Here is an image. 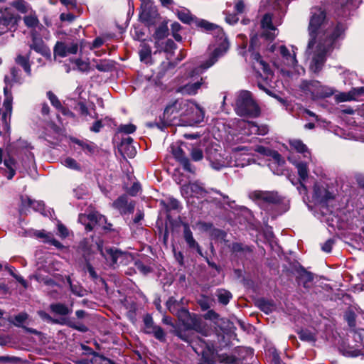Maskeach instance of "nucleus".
I'll list each match as a JSON object with an SVG mask.
<instances>
[{
  "instance_id": "obj_1",
  "label": "nucleus",
  "mask_w": 364,
  "mask_h": 364,
  "mask_svg": "<svg viewBox=\"0 0 364 364\" xmlns=\"http://www.w3.org/2000/svg\"><path fill=\"white\" fill-rule=\"evenodd\" d=\"M308 29L310 40L306 53L314 52L310 69L316 73L321 70L326 55L333 48L335 40L344 32L345 27L341 23L333 27L326 17L325 9L316 6L311 9Z\"/></svg>"
},
{
  "instance_id": "obj_2",
  "label": "nucleus",
  "mask_w": 364,
  "mask_h": 364,
  "mask_svg": "<svg viewBox=\"0 0 364 364\" xmlns=\"http://www.w3.org/2000/svg\"><path fill=\"white\" fill-rule=\"evenodd\" d=\"M228 48V42L225 38L221 42L220 45L213 51L205 63H202L200 67L193 70L183 78L181 85L177 88V91L183 95H196L204 84L203 79L200 77V74L213 65L218 58L226 53Z\"/></svg>"
},
{
  "instance_id": "obj_3",
  "label": "nucleus",
  "mask_w": 364,
  "mask_h": 364,
  "mask_svg": "<svg viewBox=\"0 0 364 364\" xmlns=\"http://www.w3.org/2000/svg\"><path fill=\"white\" fill-rule=\"evenodd\" d=\"M269 50L277 55L273 60V64L283 75H289L293 72H296L299 75L304 73V70L297 65L294 50L291 53L285 46H277L274 44Z\"/></svg>"
},
{
  "instance_id": "obj_4",
  "label": "nucleus",
  "mask_w": 364,
  "mask_h": 364,
  "mask_svg": "<svg viewBox=\"0 0 364 364\" xmlns=\"http://www.w3.org/2000/svg\"><path fill=\"white\" fill-rule=\"evenodd\" d=\"M253 68L258 73L257 85L259 88L267 94L272 95V85L273 73L269 65L264 62L258 53H252Z\"/></svg>"
},
{
  "instance_id": "obj_5",
  "label": "nucleus",
  "mask_w": 364,
  "mask_h": 364,
  "mask_svg": "<svg viewBox=\"0 0 364 364\" xmlns=\"http://www.w3.org/2000/svg\"><path fill=\"white\" fill-rule=\"evenodd\" d=\"M179 321L186 330H193L203 336H209L213 332L210 325L203 321L198 315L191 314L188 311H181L179 316Z\"/></svg>"
},
{
  "instance_id": "obj_6",
  "label": "nucleus",
  "mask_w": 364,
  "mask_h": 364,
  "mask_svg": "<svg viewBox=\"0 0 364 364\" xmlns=\"http://www.w3.org/2000/svg\"><path fill=\"white\" fill-rule=\"evenodd\" d=\"M235 110L241 117H257L259 114V108L248 91H241L238 94Z\"/></svg>"
},
{
  "instance_id": "obj_7",
  "label": "nucleus",
  "mask_w": 364,
  "mask_h": 364,
  "mask_svg": "<svg viewBox=\"0 0 364 364\" xmlns=\"http://www.w3.org/2000/svg\"><path fill=\"white\" fill-rule=\"evenodd\" d=\"M300 87L306 95H309L313 100L328 97L335 92L333 87L323 85L316 80L303 81Z\"/></svg>"
},
{
  "instance_id": "obj_8",
  "label": "nucleus",
  "mask_w": 364,
  "mask_h": 364,
  "mask_svg": "<svg viewBox=\"0 0 364 364\" xmlns=\"http://www.w3.org/2000/svg\"><path fill=\"white\" fill-rule=\"evenodd\" d=\"M139 21L147 26L155 25L159 20V14L151 0H141Z\"/></svg>"
},
{
  "instance_id": "obj_9",
  "label": "nucleus",
  "mask_w": 364,
  "mask_h": 364,
  "mask_svg": "<svg viewBox=\"0 0 364 364\" xmlns=\"http://www.w3.org/2000/svg\"><path fill=\"white\" fill-rule=\"evenodd\" d=\"M78 220L85 225L87 231H91L97 226L104 230H109L111 227V224L107 223L106 218L97 212L91 213L87 215L80 214Z\"/></svg>"
},
{
  "instance_id": "obj_10",
  "label": "nucleus",
  "mask_w": 364,
  "mask_h": 364,
  "mask_svg": "<svg viewBox=\"0 0 364 364\" xmlns=\"http://www.w3.org/2000/svg\"><path fill=\"white\" fill-rule=\"evenodd\" d=\"M198 355H201L198 364H215L213 343H188Z\"/></svg>"
},
{
  "instance_id": "obj_11",
  "label": "nucleus",
  "mask_w": 364,
  "mask_h": 364,
  "mask_svg": "<svg viewBox=\"0 0 364 364\" xmlns=\"http://www.w3.org/2000/svg\"><path fill=\"white\" fill-rule=\"evenodd\" d=\"M195 110L200 113L198 109L195 106V102L188 100H178L173 102L168 105L164 110V117H169L173 115L176 117L177 115L182 117L183 115V111Z\"/></svg>"
},
{
  "instance_id": "obj_12",
  "label": "nucleus",
  "mask_w": 364,
  "mask_h": 364,
  "mask_svg": "<svg viewBox=\"0 0 364 364\" xmlns=\"http://www.w3.org/2000/svg\"><path fill=\"white\" fill-rule=\"evenodd\" d=\"M19 16L14 13L10 7L0 9V36L16 28Z\"/></svg>"
},
{
  "instance_id": "obj_13",
  "label": "nucleus",
  "mask_w": 364,
  "mask_h": 364,
  "mask_svg": "<svg viewBox=\"0 0 364 364\" xmlns=\"http://www.w3.org/2000/svg\"><path fill=\"white\" fill-rule=\"evenodd\" d=\"M250 198L257 201L262 208L265 205L279 204L282 198L277 192L255 191L250 193Z\"/></svg>"
},
{
  "instance_id": "obj_14",
  "label": "nucleus",
  "mask_w": 364,
  "mask_h": 364,
  "mask_svg": "<svg viewBox=\"0 0 364 364\" xmlns=\"http://www.w3.org/2000/svg\"><path fill=\"white\" fill-rule=\"evenodd\" d=\"M242 156L239 152H235L233 154V157L235 159V161L233 162L232 161V157L230 159L228 156H224V155H221L220 154H215V156L210 155L208 156L209 161L210 162L211 166L215 170H220L223 167L227 166H244L246 164L243 162H238L237 159Z\"/></svg>"
},
{
  "instance_id": "obj_15",
  "label": "nucleus",
  "mask_w": 364,
  "mask_h": 364,
  "mask_svg": "<svg viewBox=\"0 0 364 364\" xmlns=\"http://www.w3.org/2000/svg\"><path fill=\"white\" fill-rule=\"evenodd\" d=\"M10 77L9 76H6L4 78V81L6 82V86L4 88V100L3 103V107L0 108V116L1 115V120L3 123L7 125L8 119H10L11 112H12V101L13 97L11 92V85L9 87Z\"/></svg>"
},
{
  "instance_id": "obj_16",
  "label": "nucleus",
  "mask_w": 364,
  "mask_h": 364,
  "mask_svg": "<svg viewBox=\"0 0 364 364\" xmlns=\"http://www.w3.org/2000/svg\"><path fill=\"white\" fill-rule=\"evenodd\" d=\"M335 348L345 357L364 356V343H357L354 345H351L350 343H336Z\"/></svg>"
},
{
  "instance_id": "obj_17",
  "label": "nucleus",
  "mask_w": 364,
  "mask_h": 364,
  "mask_svg": "<svg viewBox=\"0 0 364 364\" xmlns=\"http://www.w3.org/2000/svg\"><path fill=\"white\" fill-rule=\"evenodd\" d=\"M98 250L101 255L105 258L107 263L109 266H114L117 264V260L124 256V254L117 249L106 247L103 248L102 245L97 243Z\"/></svg>"
},
{
  "instance_id": "obj_18",
  "label": "nucleus",
  "mask_w": 364,
  "mask_h": 364,
  "mask_svg": "<svg viewBox=\"0 0 364 364\" xmlns=\"http://www.w3.org/2000/svg\"><path fill=\"white\" fill-rule=\"evenodd\" d=\"M144 332L149 334H153L158 340L164 338L165 333L161 327L154 324L153 318L150 314H146L144 316Z\"/></svg>"
},
{
  "instance_id": "obj_19",
  "label": "nucleus",
  "mask_w": 364,
  "mask_h": 364,
  "mask_svg": "<svg viewBox=\"0 0 364 364\" xmlns=\"http://www.w3.org/2000/svg\"><path fill=\"white\" fill-rule=\"evenodd\" d=\"M181 193L186 197L202 198L205 196L206 192L202 184L194 182L183 185L181 187Z\"/></svg>"
},
{
  "instance_id": "obj_20",
  "label": "nucleus",
  "mask_w": 364,
  "mask_h": 364,
  "mask_svg": "<svg viewBox=\"0 0 364 364\" xmlns=\"http://www.w3.org/2000/svg\"><path fill=\"white\" fill-rule=\"evenodd\" d=\"M261 26L263 29V36L268 40L274 39L278 32L277 28L272 24V16L269 14L264 15L261 20Z\"/></svg>"
},
{
  "instance_id": "obj_21",
  "label": "nucleus",
  "mask_w": 364,
  "mask_h": 364,
  "mask_svg": "<svg viewBox=\"0 0 364 364\" xmlns=\"http://www.w3.org/2000/svg\"><path fill=\"white\" fill-rule=\"evenodd\" d=\"M289 161L292 163L297 169V173L301 182V189H299V192L301 193V190L306 191V187L302 184V182L306 181L309 176L308 163L309 161L306 159V161L304 162L299 161L293 157H289Z\"/></svg>"
},
{
  "instance_id": "obj_22",
  "label": "nucleus",
  "mask_w": 364,
  "mask_h": 364,
  "mask_svg": "<svg viewBox=\"0 0 364 364\" xmlns=\"http://www.w3.org/2000/svg\"><path fill=\"white\" fill-rule=\"evenodd\" d=\"M195 106L198 109L200 113L195 110H187L183 111V117L190 126H193L200 123L203 121L205 112L204 110L197 104L195 103Z\"/></svg>"
},
{
  "instance_id": "obj_23",
  "label": "nucleus",
  "mask_w": 364,
  "mask_h": 364,
  "mask_svg": "<svg viewBox=\"0 0 364 364\" xmlns=\"http://www.w3.org/2000/svg\"><path fill=\"white\" fill-rule=\"evenodd\" d=\"M78 46L76 43H65L63 42H58L54 48L55 55L60 57H65L70 54L77 53Z\"/></svg>"
},
{
  "instance_id": "obj_24",
  "label": "nucleus",
  "mask_w": 364,
  "mask_h": 364,
  "mask_svg": "<svg viewBox=\"0 0 364 364\" xmlns=\"http://www.w3.org/2000/svg\"><path fill=\"white\" fill-rule=\"evenodd\" d=\"M230 126L232 127L237 134L249 136L253 134L250 125H254V122L244 119H233L230 122Z\"/></svg>"
},
{
  "instance_id": "obj_25",
  "label": "nucleus",
  "mask_w": 364,
  "mask_h": 364,
  "mask_svg": "<svg viewBox=\"0 0 364 364\" xmlns=\"http://www.w3.org/2000/svg\"><path fill=\"white\" fill-rule=\"evenodd\" d=\"M112 206L118 210L121 214L132 213L134 209V205L128 202L127 196L125 195L119 196L114 201Z\"/></svg>"
},
{
  "instance_id": "obj_26",
  "label": "nucleus",
  "mask_w": 364,
  "mask_h": 364,
  "mask_svg": "<svg viewBox=\"0 0 364 364\" xmlns=\"http://www.w3.org/2000/svg\"><path fill=\"white\" fill-rule=\"evenodd\" d=\"M171 149L174 158L183 165V168L188 172L193 173V170L191 168L189 160L186 157L182 149L174 145L171 146Z\"/></svg>"
},
{
  "instance_id": "obj_27",
  "label": "nucleus",
  "mask_w": 364,
  "mask_h": 364,
  "mask_svg": "<svg viewBox=\"0 0 364 364\" xmlns=\"http://www.w3.org/2000/svg\"><path fill=\"white\" fill-rule=\"evenodd\" d=\"M291 148L296 152L302 154L304 157L309 161L311 160V153L308 147L299 139H292L289 141Z\"/></svg>"
},
{
  "instance_id": "obj_28",
  "label": "nucleus",
  "mask_w": 364,
  "mask_h": 364,
  "mask_svg": "<svg viewBox=\"0 0 364 364\" xmlns=\"http://www.w3.org/2000/svg\"><path fill=\"white\" fill-rule=\"evenodd\" d=\"M183 228V237L188 247L191 249H196L200 255H202L200 247L198 242L193 238V233L188 225L184 224Z\"/></svg>"
},
{
  "instance_id": "obj_29",
  "label": "nucleus",
  "mask_w": 364,
  "mask_h": 364,
  "mask_svg": "<svg viewBox=\"0 0 364 364\" xmlns=\"http://www.w3.org/2000/svg\"><path fill=\"white\" fill-rule=\"evenodd\" d=\"M314 198L318 203H325L333 198V195L325 188L316 184L314 188Z\"/></svg>"
},
{
  "instance_id": "obj_30",
  "label": "nucleus",
  "mask_w": 364,
  "mask_h": 364,
  "mask_svg": "<svg viewBox=\"0 0 364 364\" xmlns=\"http://www.w3.org/2000/svg\"><path fill=\"white\" fill-rule=\"evenodd\" d=\"M166 307L172 314H174L178 317V320L181 311H188L186 309L182 307L180 302L174 299L173 297L169 298L166 301Z\"/></svg>"
},
{
  "instance_id": "obj_31",
  "label": "nucleus",
  "mask_w": 364,
  "mask_h": 364,
  "mask_svg": "<svg viewBox=\"0 0 364 364\" xmlns=\"http://www.w3.org/2000/svg\"><path fill=\"white\" fill-rule=\"evenodd\" d=\"M217 360L220 364H240L241 358L232 354H217Z\"/></svg>"
},
{
  "instance_id": "obj_32",
  "label": "nucleus",
  "mask_w": 364,
  "mask_h": 364,
  "mask_svg": "<svg viewBox=\"0 0 364 364\" xmlns=\"http://www.w3.org/2000/svg\"><path fill=\"white\" fill-rule=\"evenodd\" d=\"M162 322L163 323L171 326V329L169 331L170 333L177 336L178 338L180 339H185V337L183 335L182 332L180 331L179 327L173 322L171 317L164 316L162 318Z\"/></svg>"
},
{
  "instance_id": "obj_33",
  "label": "nucleus",
  "mask_w": 364,
  "mask_h": 364,
  "mask_svg": "<svg viewBox=\"0 0 364 364\" xmlns=\"http://www.w3.org/2000/svg\"><path fill=\"white\" fill-rule=\"evenodd\" d=\"M30 48L31 49L43 55H47L48 53V48L45 46L43 40L40 38L33 37V42L30 45Z\"/></svg>"
},
{
  "instance_id": "obj_34",
  "label": "nucleus",
  "mask_w": 364,
  "mask_h": 364,
  "mask_svg": "<svg viewBox=\"0 0 364 364\" xmlns=\"http://www.w3.org/2000/svg\"><path fill=\"white\" fill-rule=\"evenodd\" d=\"M47 96L50 100L51 104L58 109L60 110L64 115L73 117V114L61 105L60 102L59 101L58 97L52 92H48L47 93Z\"/></svg>"
},
{
  "instance_id": "obj_35",
  "label": "nucleus",
  "mask_w": 364,
  "mask_h": 364,
  "mask_svg": "<svg viewBox=\"0 0 364 364\" xmlns=\"http://www.w3.org/2000/svg\"><path fill=\"white\" fill-rule=\"evenodd\" d=\"M4 164L8 171V175H6V177L10 180L16 174V163L14 159L9 157L4 159Z\"/></svg>"
},
{
  "instance_id": "obj_36",
  "label": "nucleus",
  "mask_w": 364,
  "mask_h": 364,
  "mask_svg": "<svg viewBox=\"0 0 364 364\" xmlns=\"http://www.w3.org/2000/svg\"><path fill=\"white\" fill-rule=\"evenodd\" d=\"M16 63L21 65L28 76H31V68L29 63V56L18 55L16 58Z\"/></svg>"
},
{
  "instance_id": "obj_37",
  "label": "nucleus",
  "mask_w": 364,
  "mask_h": 364,
  "mask_svg": "<svg viewBox=\"0 0 364 364\" xmlns=\"http://www.w3.org/2000/svg\"><path fill=\"white\" fill-rule=\"evenodd\" d=\"M16 63L21 65L28 76H31V68L29 63V56L18 55L16 58Z\"/></svg>"
},
{
  "instance_id": "obj_38",
  "label": "nucleus",
  "mask_w": 364,
  "mask_h": 364,
  "mask_svg": "<svg viewBox=\"0 0 364 364\" xmlns=\"http://www.w3.org/2000/svg\"><path fill=\"white\" fill-rule=\"evenodd\" d=\"M196 25L198 27L201 28L207 31H216L217 33H221V28L217 26L216 24H214L213 23H210L206 20L200 19L197 21Z\"/></svg>"
},
{
  "instance_id": "obj_39",
  "label": "nucleus",
  "mask_w": 364,
  "mask_h": 364,
  "mask_svg": "<svg viewBox=\"0 0 364 364\" xmlns=\"http://www.w3.org/2000/svg\"><path fill=\"white\" fill-rule=\"evenodd\" d=\"M28 15L23 17V21L26 26L29 28H36L39 23L38 17L34 11L31 10Z\"/></svg>"
},
{
  "instance_id": "obj_40",
  "label": "nucleus",
  "mask_w": 364,
  "mask_h": 364,
  "mask_svg": "<svg viewBox=\"0 0 364 364\" xmlns=\"http://www.w3.org/2000/svg\"><path fill=\"white\" fill-rule=\"evenodd\" d=\"M139 54L141 61L148 63L149 62L151 54L150 46L146 43H141L140 46Z\"/></svg>"
},
{
  "instance_id": "obj_41",
  "label": "nucleus",
  "mask_w": 364,
  "mask_h": 364,
  "mask_svg": "<svg viewBox=\"0 0 364 364\" xmlns=\"http://www.w3.org/2000/svg\"><path fill=\"white\" fill-rule=\"evenodd\" d=\"M120 152L124 156L129 158H133L136 155V151L133 144H128L125 143H121L119 147Z\"/></svg>"
},
{
  "instance_id": "obj_42",
  "label": "nucleus",
  "mask_w": 364,
  "mask_h": 364,
  "mask_svg": "<svg viewBox=\"0 0 364 364\" xmlns=\"http://www.w3.org/2000/svg\"><path fill=\"white\" fill-rule=\"evenodd\" d=\"M50 309L52 312L61 316L68 315L71 312L66 305L60 303L51 304Z\"/></svg>"
},
{
  "instance_id": "obj_43",
  "label": "nucleus",
  "mask_w": 364,
  "mask_h": 364,
  "mask_svg": "<svg viewBox=\"0 0 364 364\" xmlns=\"http://www.w3.org/2000/svg\"><path fill=\"white\" fill-rule=\"evenodd\" d=\"M12 6L22 14H27L32 10L31 6L24 0L14 1Z\"/></svg>"
},
{
  "instance_id": "obj_44",
  "label": "nucleus",
  "mask_w": 364,
  "mask_h": 364,
  "mask_svg": "<svg viewBox=\"0 0 364 364\" xmlns=\"http://www.w3.org/2000/svg\"><path fill=\"white\" fill-rule=\"evenodd\" d=\"M298 278L299 282H302L304 287H306L307 284L309 282H312L314 279L312 274L311 272L306 271L305 269H301L299 272Z\"/></svg>"
},
{
  "instance_id": "obj_45",
  "label": "nucleus",
  "mask_w": 364,
  "mask_h": 364,
  "mask_svg": "<svg viewBox=\"0 0 364 364\" xmlns=\"http://www.w3.org/2000/svg\"><path fill=\"white\" fill-rule=\"evenodd\" d=\"M177 16L182 22L185 23H190L193 20L190 11L185 9L178 11Z\"/></svg>"
},
{
  "instance_id": "obj_46",
  "label": "nucleus",
  "mask_w": 364,
  "mask_h": 364,
  "mask_svg": "<svg viewBox=\"0 0 364 364\" xmlns=\"http://www.w3.org/2000/svg\"><path fill=\"white\" fill-rule=\"evenodd\" d=\"M96 62L95 68L101 72H108L112 68V65L107 60H100V61L94 60Z\"/></svg>"
},
{
  "instance_id": "obj_47",
  "label": "nucleus",
  "mask_w": 364,
  "mask_h": 364,
  "mask_svg": "<svg viewBox=\"0 0 364 364\" xmlns=\"http://www.w3.org/2000/svg\"><path fill=\"white\" fill-rule=\"evenodd\" d=\"M250 128H252V132H253V134L265 135L266 134L268 133L269 131L267 126H258L255 123H254V125H250Z\"/></svg>"
},
{
  "instance_id": "obj_48",
  "label": "nucleus",
  "mask_w": 364,
  "mask_h": 364,
  "mask_svg": "<svg viewBox=\"0 0 364 364\" xmlns=\"http://www.w3.org/2000/svg\"><path fill=\"white\" fill-rule=\"evenodd\" d=\"M23 362V359L17 356H0V363L18 364Z\"/></svg>"
},
{
  "instance_id": "obj_49",
  "label": "nucleus",
  "mask_w": 364,
  "mask_h": 364,
  "mask_svg": "<svg viewBox=\"0 0 364 364\" xmlns=\"http://www.w3.org/2000/svg\"><path fill=\"white\" fill-rule=\"evenodd\" d=\"M218 301L220 303L223 305H226L230 301V298L232 297L231 294L225 290H220L218 294Z\"/></svg>"
},
{
  "instance_id": "obj_50",
  "label": "nucleus",
  "mask_w": 364,
  "mask_h": 364,
  "mask_svg": "<svg viewBox=\"0 0 364 364\" xmlns=\"http://www.w3.org/2000/svg\"><path fill=\"white\" fill-rule=\"evenodd\" d=\"M257 303L260 309L266 314L270 313L274 309V305L271 302L264 299L258 301Z\"/></svg>"
},
{
  "instance_id": "obj_51",
  "label": "nucleus",
  "mask_w": 364,
  "mask_h": 364,
  "mask_svg": "<svg viewBox=\"0 0 364 364\" xmlns=\"http://www.w3.org/2000/svg\"><path fill=\"white\" fill-rule=\"evenodd\" d=\"M62 164L65 166H66L69 168L73 169V170H80V166L77 164V162L74 159L70 158V157H68V158L65 159L62 161Z\"/></svg>"
},
{
  "instance_id": "obj_52",
  "label": "nucleus",
  "mask_w": 364,
  "mask_h": 364,
  "mask_svg": "<svg viewBox=\"0 0 364 364\" xmlns=\"http://www.w3.org/2000/svg\"><path fill=\"white\" fill-rule=\"evenodd\" d=\"M28 318V314L26 313H20L15 316L12 320V323L16 326H22Z\"/></svg>"
},
{
  "instance_id": "obj_53",
  "label": "nucleus",
  "mask_w": 364,
  "mask_h": 364,
  "mask_svg": "<svg viewBox=\"0 0 364 364\" xmlns=\"http://www.w3.org/2000/svg\"><path fill=\"white\" fill-rule=\"evenodd\" d=\"M161 50L166 53H171L176 48V43L171 39L161 43Z\"/></svg>"
},
{
  "instance_id": "obj_54",
  "label": "nucleus",
  "mask_w": 364,
  "mask_h": 364,
  "mask_svg": "<svg viewBox=\"0 0 364 364\" xmlns=\"http://www.w3.org/2000/svg\"><path fill=\"white\" fill-rule=\"evenodd\" d=\"M11 80L14 82L22 83L23 80L21 77V70L16 68H11Z\"/></svg>"
},
{
  "instance_id": "obj_55",
  "label": "nucleus",
  "mask_w": 364,
  "mask_h": 364,
  "mask_svg": "<svg viewBox=\"0 0 364 364\" xmlns=\"http://www.w3.org/2000/svg\"><path fill=\"white\" fill-rule=\"evenodd\" d=\"M335 99L337 102H343L353 100V97H351L350 91L348 92H340L336 95Z\"/></svg>"
},
{
  "instance_id": "obj_56",
  "label": "nucleus",
  "mask_w": 364,
  "mask_h": 364,
  "mask_svg": "<svg viewBox=\"0 0 364 364\" xmlns=\"http://www.w3.org/2000/svg\"><path fill=\"white\" fill-rule=\"evenodd\" d=\"M235 11L237 14H243L246 10V4L245 0H235Z\"/></svg>"
},
{
  "instance_id": "obj_57",
  "label": "nucleus",
  "mask_w": 364,
  "mask_h": 364,
  "mask_svg": "<svg viewBox=\"0 0 364 364\" xmlns=\"http://www.w3.org/2000/svg\"><path fill=\"white\" fill-rule=\"evenodd\" d=\"M77 69L81 72H88L90 70V63L81 59H77L75 61Z\"/></svg>"
},
{
  "instance_id": "obj_58",
  "label": "nucleus",
  "mask_w": 364,
  "mask_h": 364,
  "mask_svg": "<svg viewBox=\"0 0 364 364\" xmlns=\"http://www.w3.org/2000/svg\"><path fill=\"white\" fill-rule=\"evenodd\" d=\"M168 34V28L166 26H159L155 33H154V37L159 40H161L162 38H164V37H166Z\"/></svg>"
},
{
  "instance_id": "obj_59",
  "label": "nucleus",
  "mask_w": 364,
  "mask_h": 364,
  "mask_svg": "<svg viewBox=\"0 0 364 364\" xmlns=\"http://www.w3.org/2000/svg\"><path fill=\"white\" fill-rule=\"evenodd\" d=\"M345 319L348 322L349 326L354 327L355 326V315L353 311H346L345 314Z\"/></svg>"
},
{
  "instance_id": "obj_60",
  "label": "nucleus",
  "mask_w": 364,
  "mask_h": 364,
  "mask_svg": "<svg viewBox=\"0 0 364 364\" xmlns=\"http://www.w3.org/2000/svg\"><path fill=\"white\" fill-rule=\"evenodd\" d=\"M166 206V208L168 210H177L179 208L180 204H179V202L176 199L173 198H169L167 200Z\"/></svg>"
},
{
  "instance_id": "obj_61",
  "label": "nucleus",
  "mask_w": 364,
  "mask_h": 364,
  "mask_svg": "<svg viewBox=\"0 0 364 364\" xmlns=\"http://www.w3.org/2000/svg\"><path fill=\"white\" fill-rule=\"evenodd\" d=\"M351 97L353 100H356L358 97L364 95V87H354L350 90Z\"/></svg>"
},
{
  "instance_id": "obj_62",
  "label": "nucleus",
  "mask_w": 364,
  "mask_h": 364,
  "mask_svg": "<svg viewBox=\"0 0 364 364\" xmlns=\"http://www.w3.org/2000/svg\"><path fill=\"white\" fill-rule=\"evenodd\" d=\"M191 155L192 159L195 161H198L203 157V151L198 148L193 149Z\"/></svg>"
},
{
  "instance_id": "obj_63",
  "label": "nucleus",
  "mask_w": 364,
  "mask_h": 364,
  "mask_svg": "<svg viewBox=\"0 0 364 364\" xmlns=\"http://www.w3.org/2000/svg\"><path fill=\"white\" fill-rule=\"evenodd\" d=\"M121 132L132 134L135 132L136 127L132 124L121 125L119 128Z\"/></svg>"
},
{
  "instance_id": "obj_64",
  "label": "nucleus",
  "mask_w": 364,
  "mask_h": 364,
  "mask_svg": "<svg viewBox=\"0 0 364 364\" xmlns=\"http://www.w3.org/2000/svg\"><path fill=\"white\" fill-rule=\"evenodd\" d=\"M29 205L35 210L42 211L44 208V204L41 201L31 200L28 199Z\"/></svg>"
}]
</instances>
